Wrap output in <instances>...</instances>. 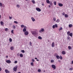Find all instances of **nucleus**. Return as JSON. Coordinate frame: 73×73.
Listing matches in <instances>:
<instances>
[{"label": "nucleus", "instance_id": "nucleus-1", "mask_svg": "<svg viewBox=\"0 0 73 73\" xmlns=\"http://www.w3.org/2000/svg\"><path fill=\"white\" fill-rule=\"evenodd\" d=\"M31 33L33 36H36V35H38V33L36 31H31Z\"/></svg>", "mask_w": 73, "mask_h": 73}, {"label": "nucleus", "instance_id": "nucleus-40", "mask_svg": "<svg viewBox=\"0 0 73 73\" xmlns=\"http://www.w3.org/2000/svg\"><path fill=\"white\" fill-rule=\"evenodd\" d=\"M21 28H24V25H21Z\"/></svg>", "mask_w": 73, "mask_h": 73}, {"label": "nucleus", "instance_id": "nucleus-27", "mask_svg": "<svg viewBox=\"0 0 73 73\" xmlns=\"http://www.w3.org/2000/svg\"><path fill=\"white\" fill-rule=\"evenodd\" d=\"M13 29H16V26H15V25H13Z\"/></svg>", "mask_w": 73, "mask_h": 73}, {"label": "nucleus", "instance_id": "nucleus-32", "mask_svg": "<svg viewBox=\"0 0 73 73\" xmlns=\"http://www.w3.org/2000/svg\"><path fill=\"white\" fill-rule=\"evenodd\" d=\"M31 66H33L34 65H33V62H32L31 63Z\"/></svg>", "mask_w": 73, "mask_h": 73}, {"label": "nucleus", "instance_id": "nucleus-53", "mask_svg": "<svg viewBox=\"0 0 73 73\" xmlns=\"http://www.w3.org/2000/svg\"><path fill=\"white\" fill-rule=\"evenodd\" d=\"M1 70H2L1 68L0 67V71H1Z\"/></svg>", "mask_w": 73, "mask_h": 73}, {"label": "nucleus", "instance_id": "nucleus-28", "mask_svg": "<svg viewBox=\"0 0 73 73\" xmlns=\"http://www.w3.org/2000/svg\"><path fill=\"white\" fill-rule=\"evenodd\" d=\"M38 72H41V70L40 69H38Z\"/></svg>", "mask_w": 73, "mask_h": 73}, {"label": "nucleus", "instance_id": "nucleus-21", "mask_svg": "<svg viewBox=\"0 0 73 73\" xmlns=\"http://www.w3.org/2000/svg\"><path fill=\"white\" fill-rule=\"evenodd\" d=\"M1 25H3V24H4V23H3V21H1Z\"/></svg>", "mask_w": 73, "mask_h": 73}, {"label": "nucleus", "instance_id": "nucleus-56", "mask_svg": "<svg viewBox=\"0 0 73 73\" xmlns=\"http://www.w3.org/2000/svg\"><path fill=\"white\" fill-rule=\"evenodd\" d=\"M8 56H6V58H8Z\"/></svg>", "mask_w": 73, "mask_h": 73}, {"label": "nucleus", "instance_id": "nucleus-34", "mask_svg": "<svg viewBox=\"0 0 73 73\" xmlns=\"http://www.w3.org/2000/svg\"><path fill=\"white\" fill-rule=\"evenodd\" d=\"M21 52H22V53H25V51L24 50H21Z\"/></svg>", "mask_w": 73, "mask_h": 73}, {"label": "nucleus", "instance_id": "nucleus-48", "mask_svg": "<svg viewBox=\"0 0 73 73\" xmlns=\"http://www.w3.org/2000/svg\"><path fill=\"white\" fill-rule=\"evenodd\" d=\"M11 32L12 33H13V30H12Z\"/></svg>", "mask_w": 73, "mask_h": 73}, {"label": "nucleus", "instance_id": "nucleus-44", "mask_svg": "<svg viewBox=\"0 0 73 73\" xmlns=\"http://www.w3.org/2000/svg\"><path fill=\"white\" fill-rule=\"evenodd\" d=\"M50 5H52V2H50Z\"/></svg>", "mask_w": 73, "mask_h": 73}, {"label": "nucleus", "instance_id": "nucleus-17", "mask_svg": "<svg viewBox=\"0 0 73 73\" xmlns=\"http://www.w3.org/2000/svg\"><path fill=\"white\" fill-rule=\"evenodd\" d=\"M69 35L71 36L72 37V36H73V33H70Z\"/></svg>", "mask_w": 73, "mask_h": 73}, {"label": "nucleus", "instance_id": "nucleus-57", "mask_svg": "<svg viewBox=\"0 0 73 73\" xmlns=\"http://www.w3.org/2000/svg\"><path fill=\"white\" fill-rule=\"evenodd\" d=\"M64 14H65V13H62L63 15H64Z\"/></svg>", "mask_w": 73, "mask_h": 73}, {"label": "nucleus", "instance_id": "nucleus-39", "mask_svg": "<svg viewBox=\"0 0 73 73\" xmlns=\"http://www.w3.org/2000/svg\"><path fill=\"white\" fill-rule=\"evenodd\" d=\"M51 62H52V63L54 62V60H51Z\"/></svg>", "mask_w": 73, "mask_h": 73}, {"label": "nucleus", "instance_id": "nucleus-8", "mask_svg": "<svg viewBox=\"0 0 73 73\" xmlns=\"http://www.w3.org/2000/svg\"><path fill=\"white\" fill-rule=\"evenodd\" d=\"M6 62L7 63H8L9 64H10L11 63V61L10 60H7L6 61Z\"/></svg>", "mask_w": 73, "mask_h": 73}, {"label": "nucleus", "instance_id": "nucleus-37", "mask_svg": "<svg viewBox=\"0 0 73 73\" xmlns=\"http://www.w3.org/2000/svg\"><path fill=\"white\" fill-rule=\"evenodd\" d=\"M53 20L54 21H56V18H53Z\"/></svg>", "mask_w": 73, "mask_h": 73}, {"label": "nucleus", "instance_id": "nucleus-10", "mask_svg": "<svg viewBox=\"0 0 73 73\" xmlns=\"http://www.w3.org/2000/svg\"><path fill=\"white\" fill-rule=\"evenodd\" d=\"M31 19L33 21V22H34V21H35V18H33V17H31Z\"/></svg>", "mask_w": 73, "mask_h": 73}, {"label": "nucleus", "instance_id": "nucleus-12", "mask_svg": "<svg viewBox=\"0 0 73 73\" xmlns=\"http://www.w3.org/2000/svg\"><path fill=\"white\" fill-rule=\"evenodd\" d=\"M52 47H54V42L52 43Z\"/></svg>", "mask_w": 73, "mask_h": 73}, {"label": "nucleus", "instance_id": "nucleus-35", "mask_svg": "<svg viewBox=\"0 0 73 73\" xmlns=\"http://www.w3.org/2000/svg\"><path fill=\"white\" fill-rule=\"evenodd\" d=\"M14 23H15V24H18V22H17V21H14Z\"/></svg>", "mask_w": 73, "mask_h": 73}, {"label": "nucleus", "instance_id": "nucleus-50", "mask_svg": "<svg viewBox=\"0 0 73 73\" xmlns=\"http://www.w3.org/2000/svg\"><path fill=\"white\" fill-rule=\"evenodd\" d=\"M17 55L18 56H19L20 55V54L19 53L17 54Z\"/></svg>", "mask_w": 73, "mask_h": 73}, {"label": "nucleus", "instance_id": "nucleus-46", "mask_svg": "<svg viewBox=\"0 0 73 73\" xmlns=\"http://www.w3.org/2000/svg\"><path fill=\"white\" fill-rule=\"evenodd\" d=\"M32 43L31 42H30V45L31 46H32Z\"/></svg>", "mask_w": 73, "mask_h": 73}, {"label": "nucleus", "instance_id": "nucleus-51", "mask_svg": "<svg viewBox=\"0 0 73 73\" xmlns=\"http://www.w3.org/2000/svg\"><path fill=\"white\" fill-rule=\"evenodd\" d=\"M24 28H25L26 29V28H27V27H26V26H25L24 25Z\"/></svg>", "mask_w": 73, "mask_h": 73}, {"label": "nucleus", "instance_id": "nucleus-62", "mask_svg": "<svg viewBox=\"0 0 73 73\" xmlns=\"http://www.w3.org/2000/svg\"><path fill=\"white\" fill-rule=\"evenodd\" d=\"M37 61H39V60H38V59H37Z\"/></svg>", "mask_w": 73, "mask_h": 73}, {"label": "nucleus", "instance_id": "nucleus-61", "mask_svg": "<svg viewBox=\"0 0 73 73\" xmlns=\"http://www.w3.org/2000/svg\"><path fill=\"white\" fill-rule=\"evenodd\" d=\"M72 63L73 64V61L72 62Z\"/></svg>", "mask_w": 73, "mask_h": 73}, {"label": "nucleus", "instance_id": "nucleus-2", "mask_svg": "<svg viewBox=\"0 0 73 73\" xmlns=\"http://www.w3.org/2000/svg\"><path fill=\"white\" fill-rule=\"evenodd\" d=\"M58 25L57 24H55V25H54L52 26V28L53 29H54L55 28H58Z\"/></svg>", "mask_w": 73, "mask_h": 73}, {"label": "nucleus", "instance_id": "nucleus-25", "mask_svg": "<svg viewBox=\"0 0 73 73\" xmlns=\"http://www.w3.org/2000/svg\"><path fill=\"white\" fill-rule=\"evenodd\" d=\"M5 31H6V32L7 31H8V29L7 28H6L5 29Z\"/></svg>", "mask_w": 73, "mask_h": 73}, {"label": "nucleus", "instance_id": "nucleus-7", "mask_svg": "<svg viewBox=\"0 0 73 73\" xmlns=\"http://www.w3.org/2000/svg\"><path fill=\"white\" fill-rule=\"evenodd\" d=\"M5 72H6V73H10V71L8 70H5Z\"/></svg>", "mask_w": 73, "mask_h": 73}, {"label": "nucleus", "instance_id": "nucleus-6", "mask_svg": "<svg viewBox=\"0 0 73 73\" xmlns=\"http://www.w3.org/2000/svg\"><path fill=\"white\" fill-rule=\"evenodd\" d=\"M36 9L37 11H38V12H40L41 11V9H40L39 8L37 7L36 8Z\"/></svg>", "mask_w": 73, "mask_h": 73}, {"label": "nucleus", "instance_id": "nucleus-20", "mask_svg": "<svg viewBox=\"0 0 73 73\" xmlns=\"http://www.w3.org/2000/svg\"><path fill=\"white\" fill-rule=\"evenodd\" d=\"M32 3H33V4H35V1L34 0H33L31 1Z\"/></svg>", "mask_w": 73, "mask_h": 73}, {"label": "nucleus", "instance_id": "nucleus-45", "mask_svg": "<svg viewBox=\"0 0 73 73\" xmlns=\"http://www.w3.org/2000/svg\"><path fill=\"white\" fill-rule=\"evenodd\" d=\"M14 63L15 64H17V61H15V62H14Z\"/></svg>", "mask_w": 73, "mask_h": 73}, {"label": "nucleus", "instance_id": "nucleus-63", "mask_svg": "<svg viewBox=\"0 0 73 73\" xmlns=\"http://www.w3.org/2000/svg\"><path fill=\"white\" fill-rule=\"evenodd\" d=\"M18 73H21V72H18Z\"/></svg>", "mask_w": 73, "mask_h": 73}, {"label": "nucleus", "instance_id": "nucleus-15", "mask_svg": "<svg viewBox=\"0 0 73 73\" xmlns=\"http://www.w3.org/2000/svg\"><path fill=\"white\" fill-rule=\"evenodd\" d=\"M20 56L21 57H23V55L22 54H20Z\"/></svg>", "mask_w": 73, "mask_h": 73}, {"label": "nucleus", "instance_id": "nucleus-31", "mask_svg": "<svg viewBox=\"0 0 73 73\" xmlns=\"http://www.w3.org/2000/svg\"><path fill=\"white\" fill-rule=\"evenodd\" d=\"M10 49L11 50H13V46L11 47Z\"/></svg>", "mask_w": 73, "mask_h": 73}, {"label": "nucleus", "instance_id": "nucleus-19", "mask_svg": "<svg viewBox=\"0 0 73 73\" xmlns=\"http://www.w3.org/2000/svg\"><path fill=\"white\" fill-rule=\"evenodd\" d=\"M69 28H71L72 27V24H70L68 25Z\"/></svg>", "mask_w": 73, "mask_h": 73}, {"label": "nucleus", "instance_id": "nucleus-11", "mask_svg": "<svg viewBox=\"0 0 73 73\" xmlns=\"http://www.w3.org/2000/svg\"><path fill=\"white\" fill-rule=\"evenodd\" d=\"M27 31V29L25 28H24L23 29V31L24 32H26Z\"/></svg>", "mask_w": 73, "mask_h": 73}, {"label": "nucleus", "instance_id": "nucleus-41", "mask_svg": "<svg viewBox=\"0 0 73 73\" xmlns=\"http://www.w3.org/2000/svg\"><path fill=\"white\" fill-rule=\"evenodd\" d=\"M69 70H73V68H70Z\"/></svg>", "mask_w": 73, "mask_h": 73}, {"label": "nucleus", "instance_id": "nucleus-64", "mask_svg": "<svg viewBox=\"0 0 73 73\" xmlns=\"http://www.w3.org/2000/svg\"><path fill=\"white\" fill-rule=\"evenodd\" d=\"M45 72V70L43 71V72Z\"/></svg>", "mask_w": 73, "mask_h": 73}, {"label": "nucleus", "instance_id": "nucleus-49", "mask_svg": "<svg viewBox=\"0 0 73 73\" xmlns=\"http://www.w3.org/2000/svg\"><path fill=\"white\" fill-rule=\"evenodd\" d=\"M67 38L68 40H69V39H70V37H69V36L67 37Z\"/></svg>", "mask_w": 73, "mask_h": 73}, {"label": "nucleus", "instance_id": "nucleus-13", "mask_svg": "<svg viewBox=\"0 0 73 73\" xmlns=\"http://www.w3.org/2000/svg\"><path fill=\"white\" fill-rule=\"evenodd\" d=\"M46 2L47 4H50V1L49 0H46Z\"/></svg>", "mask_w": 73, "mask_h": 73}, {"label": "nucleus", "instance_id": "nucleus-47", "mask_svg": "<svg viewBox=\"0 0 73 73\" xmlns=\"http://www.w3.org/2000/svg\"><path fill=\"white\" fill-rule=\"evenodd\" d=\"M32 62H35V59H32Z\"/></svg>", "mask_w": 73, "mask_h": 73}, {"label": "nucleus", "instance_id": "nucleus-26", "mask_svg": "<svg viewBox=\"0 0 73 73\" xmlns=\"http://www.w3.org/2000/svg\"><path fill=\"white\" fill-rule=\"evenodd\" d=\"M60 21V20L58 19H57V20L56 21V23H59Z\"/></svg>", "mask_w": 73, "mask_h": 73}, {"label": "nucleus", "instance_id": "nucleus-42", "mask_svg": "<svg viewBox=\"0 0 73 73\" xmlns=\"http://www.w3.org/2000/svg\"><path fill=\"white\" fill-rule=\"evenodd\" d=\"M3 6V4L1 3H0V6Z\"/></svg>", "mask_w": 73, "mask_h": 73}, {"label": "nucleus", "instance_id": "nucleus-52", "mask_svg": "<svg viewBox=\"0 0 73 73\" xmlns=\"http://www.w3.org/2000/svg\"><path fill=\"white\" fill-rule=\"evenodd\" d=\"M9 17V19H12V17Z\"/></svg>", "mask_w": 73, "mask_h": 73}, {"label": "nucleus", "instance_id": "nucleus-36", "mask_svg": "<svg viewBox=\"0 0 73 73\" xmlns=\"http://www.w3.org/2000/svg\"><path fill=\"white\" fill-rule=\"evenodd\" d=\"M41 31L42 32H44V29H41Z\"/></svg>", "mask_w": 73, "mask_h": 73}, {"label": "nucleus", "instance_id": "nucleus-55", "mask_svg": "<svg viewBox=\"0 0 73 73\" xmlns=\"http://www.w3.org/2000/svg\"><path fill=\"white\" fill-rule=\"evenodd\" d=\"M39 32H42V31H41V30H39Z\"/></svg>", "mask_w": 73, "mask_h": 73}, {"label": "nucleus", "instance_id": "nucleus-4", "mask_svg": "<svg viewBox=\"0 0 73 73\" xmlns=\"http://www.w3.org/2000/svg\"><path fill=\"white\" fill-rule=\"evenodd\" d=\"M51 66L52 68H53L54 69H55L56 68V66L54 64H52L51 65Z\"/></svg>", "mask_w": 73, "mask_h": 73}, {"label": "nucleus", "instance_id": "nucleus-24", "mask_svg": "<svg viewBox=\"0 0 73 73\" xmlns=\"http://www.w3.org/2000/svg\"><path fill=\"white\" fill-rule=\"evenodd\" d=\"M9 40L10 42H12V39L11 38H10L9 39Z\"/></svg>", "mask_w": 73, "mask_h": 73}, {"label": "nucleus", "instance_id": "nucleus-9", "mask_svg": "<svg viewBox=\"0 0 73 73\" xmlns=\"http://www.w3.org/2000/svg\"><path fill=\"white\" fill-rule=\"evenodd\" d=\"M58 5L59 6V7H62V6H63V4L61 3H59L58 4Z\"/></svg>", "mask_w": 73, "mask_h": 73}, {"label": "nucleus", "instance_id": "nucleus-43", "mask_svg": "<svg viewBox=\"0 0 73 73\" xmlns=\"http://www.w3.org/2000/svg\"><path fill=\"white\" fill-rule=\"evenodd\" d=\"M54 5H56V2L54 1Z\"/></svg>", "mask_w": 73, "mask_h": 73}, {"label": "nucleus", "instance_id": "nucleus-16", "mask_svg": "<svg viewBox=\"0 0 73 73\" xmlns=\"http://www.w3.org/2000/svg\"><path fill=\"white\" fill-rule=\"evenodd\" d=\"M38 38L40 40H42V37L40 36H39L38 37Z\"/></svg>", "mask_w": 73, "mask_h": 73}, {"label": "nucleus", "instance_id": "nucleus-22", "mask_svg": "<svg viewBox=\"0 0 73 73\" xmlns=\"http://www.w3.org/2000/svg\"><path fill=\"white\" fill-rule=\"evenodd\" d=\"M62 54H65V51H63L62 52Z\"/></svg>", "mask_w": 73, "mask_h": 73}, {"label": "nucleus", "instance_id": "nucleus-59", "mask_svg": "<svg viewBox=\"0 0 73 73\" xmlns=\"http://www.w3.org/2000/svg\"><path fill=\"white\" fill-rule=\"evenodd\" d=\"M35 59L36 60H37V58H35Z\"/></svg>", "mask_w": 73, "mask_h": 73}, {"label": "nucleus", "instance_id": "nucleus-33", "mask_svg": "<svg viewBox=\"0 0 73 73\" xmlns=\"http://www.w3.org/2000/svg\"><path fill=\"white\" fill-rule=\"evenodd\" d=\"M62 29V27H60V28H59V31H61Z\"/></svg>", "mask_w": 73, "mask_h": 73}, {"label": "nucleus", "instance_id": "nucleus-54", "mask_svg": "<svg viewBox=\"0 0 73 73\" xmlns=\"http://www.w3.org/2000/svg\"><path fill=\"white\" fill-rule=\"evenodd\" d=\"M58 62H61V61L60 60H58Z\"/></svg>", "mask_w": 73, "mask_h": 73}, {"label": "nucleus", "instance_id": "nucleus-29", "mask_svg": "<svg viewBox=\"0 0 73 73\" xmlns=\"http://www.w3.org/2000/svg\"><path fill=\"white\" fill-rule=\"evenodd\" d=\"M70 32L69 31H68L67 33V34L68 35H69V34H70Z\"/></svg>", "mask_w": 73, "mask_h": 73}, {"label": "nucleus", "instance_id": "nucleus-30", "mask_svg": "<svg viewBox=\"0 0 73 73\" xmlns=\"http://www.w3.org/2000/svg\"><path fill=\"white\" fill-rule=\"evenodd\" d=\"M20 7V6L19 5H17V8H19Z\"/></svg>", "mask_w": 73, "mask_h": 73}, {"label": "nucleus", "instance_id": "nucleus-3", "mask_svg": "<svg viewBox=\"0 0 73 73\" xmlns=\"http://www.w3.org/2000/svg\"><path fill=\"white\" fill-rule=\"evenodd\" d=\"M17 66L13 68V70L15 71V72H16L17 70Z\"/></svg>", "mask_w": 73, "mask_h": 73}, {"label": "nucleus", "instance_id": "nucleus-5", "mask_svg": "<svg viewBox=\"0 0 73 73\" xmlns=\"http://www.w3.org/2000/svg\"><path fill=\"white\" fill-rule=\"evenodd\" d=\"M24 33L25 35L27 36V35H28L29 33H28V31H26L24 32Z\"/></svg>", "mask_w": 73, "mask_h": 73}, {"label": "nucleus", "instance_id": "nucleus-18", "mask_svg": "<svg viewBox=\"0 0 73 73\" xmlns=\"http://www.w3.org/2000/svg\"><path fill=\"white\" fill-rule=\"evenodd\" d=\"M68 48L69 50H70L72 49V47H71V46H68Z\"/></svg>", "mask_w": 73, "mask_h": 73}, {"label": "nucleus", "instance_id": "nucleus-38", "mask_svg": "<svg viewBox=\"0 0 73 73\" xmlns=\"http://www.w3.org/2000/svg\"><path fill=\"white\" fill-rule=\"evenodd\" d=\"M59 58H60V60H62V57L61 56L59 57Z\"/></svg>", "mask_w": 73, "mask_h": 73}, {"label": "nucleus", "instance_id": "nucleus-60", "mask_svg": "<svg viewBox=\"0 0 73 73\" xmlns=\"http://www.w3.org/2000/svg\"><path fill=\"white\" fill-rule=\"evenodd\" d=\"M42 5L43 6H44V4H42Z\"/></svg>", "mask_w": 73, "mask_h": 73}, {"label": "nucleus", "instance_id": "nucleus-23", "mask_svg": "<svg viewBox=\"0 0 73 73\" xmlns=\"http://www.w3.org/2000/svg\"><path fill=\"white\" fill-rule=\"evenodd\" d=\"M65 17L67 18L68 17V15L67 14H65Z\"/></svg>", "mask_w": 73, "mask_h": 73}, {"label": "nucleus", "instance_id": "nucleus-14", "mask_svg": "<svg viewBox=\"0 0 73 73\" xmlns=\"http://www.w3.org/2000/svg\"><path fill=\"white\" fill-rule=\"evenodd\" d=\"M56 58L57 59H60V56H59L57 55L56 56Z\"/></svg>", "mask_w": 73, "mask_h": 73}, {"label": "nucleus", "instance_id": "nucleus-58", "mask_svg": "<svg viewBox=\"0 0 73 73\" xmlns=\"http://www.w3.org/2000/svg\"><path fill=\"white\" fill-rule=\"evenodd\" d=\"M48 7H49V8H50V5H49L48 6Z\"/></svg>", "mask_w": 73, "mask_h": 73}]
</instances>
